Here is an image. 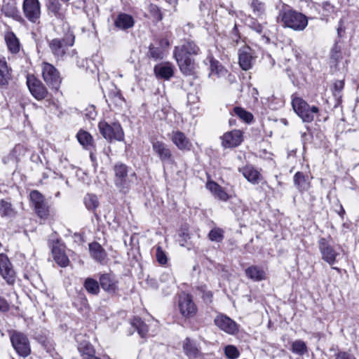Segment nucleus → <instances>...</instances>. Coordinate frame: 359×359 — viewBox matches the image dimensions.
Returning a JSON list of instances; mask_svg holds the SVG:
<instances>
[{
  "instance_id": "obj_58",
  "label": "nucleus",
  "mask_w": 359,
  "mask_h": 359,
  "mask_svg": "<svg viewBox=\"0 0 359 359\" xmlns=\"http://www.w3.org/2000/svg\"><path fill=\"white\" fill-rule=\"evenodd\" d=\"M158 47L162 48V50L165 52V50L169 47L170 42L168 39L163 38L158 41Z\"/></svg>"
},
{
  "instance_id": "obj_18",
  "label": "nucleus",
  "mask_w": 359,
  "mask_h": 359,
  "mask_svg": "<svg viewBox=\"0 0 359 359\" xmlns=\"http://www.w3.org/2000/svg\"><path fill=\"white\" fill-rule=\"evenodd\" d=\"M181 72L185 76H192L195 74L197 64L195 60L187 56H174Z\"/></svg>"
},
{
  "instance_id": "obj_52",
  "label": "nucleus",
  "mask_w": 359,
  "mask_h": 359,
  "mask_svg": "<svg viewBox=\"0 0 359 359\" xmlns=\"http://www.w3.org/2000/svg\"><path fill=\"white\" fill-rule=\"evenodd\" d=\"M323 15L328 16L334 12V7L330 2L325 1L323 3Z\"/></svg>"
},
{
  "instance_id": "obj_19",
  "label": "nucleus",
  "mask_w": 359,
  "mask_h": 359,
  "mask_svg": "<svg viewBox=\"0 0 359 359\" xmlns=\"http://www.w3.org/2000/svg\"><path fill=\"white\" fill-rule=\"evenodd\" d=\"M243 140L242 131L233 130L224 134L222 144L226 148L236 147L240 145Z\"/></svg>"
},
{
  "instance_id": "obj_13",
  "label": "nucleus",
  "mask_w": 359,
  "mask_h": 359,
  "mask_svg": "<svg viewBox=\"0 0 359 359\" xmlns=\"http://www.w3.org/2000/svg\"><path fill=\"white\" fill-rule=\"evenodd\" d=\"M215 325L222 331L229 334H236L238 332V325L225 314L219 313L214 319Z\"/></svg>"
},
{
  "instance_id": "obj_17",
  "label": "nucleus",
  "mask_w": 359,
  "mask_h": 359,
  "mask_svg": "<svg viewBox=\"0 0 359 359\" xmlns=\"http://www.w3.org/2000/svg\"><path fill=\"white\" fill-rule=\"evenodd\" d=\"M200 48L193 41H184L182 44L175 46L173 56H187L193 57L200 53Z\"/></svg>"
},
{
  "instance_id": "obj_36",
  "label": "nucleus",
  "mask_w": 359,
  "mask_h": 359,
  "mask_svg": "<svg viewBox=\"0 0 359 359\" xmlns=\"http://www.w3.org/2000/svg\"><path fill=\"white\" fill-rule=\"evenodd\" d=\"M16 215V211L13 208L11 202L1 199L0 200V215L3 217H13Z\"/></svg>"
},
{
  "instance_id": "obj_5",
  "label": "nucleus",
  "mask_w": 359,
  "mask_h": 359,
  "mask_svg": "<svg viewBox=\"0 0 359 359\" xmlns=\"http://www.w3.org/2000/svg\"><path fill=\"white\" fill-rule=\"evenodd\" d=\"M98 128L100 133L107 140L123 141L124 139V133L119 123L109 124L107 122L101 121L98 124Z\"/></svg>"
},
{
  "instance_id": "obj_31",
  "label": "nucleus",
  "mask_w": 359,
  "mask_h": 359,
  "mask_svg": "<svg viewBox=\"0 0 359 359\" xmlns=\"http://www.w3.org/2000/svg\"><path fill=\"white\" fill-rule=\"evenodd\" d=\"M344 57L341 46L336 42L330 51V60L331 66L337 67L339 63Z\"/></svg>"
},
{
  "instance_id": "obj_42",
  "label": "nucleus",
  "mask_w": 359,
  "mask_h": 359,
  "mask_svg": "<svg viewBox=\"0 0 359 359\" xmlns=\"http://www.w3.org/2000/svg\"><path fill=\"white\" fill-rule=\"evenodd\" d=\"M290 350L293 353L299 355H303L308 352L306 343L301 339L292 341Z\"/></svg>"
},
{
  "instance_id": "obj_47",
  "label": "nucleus",
  "mask_w": 359,
  "mask_h": 359,
  "mask_svg": "<svg viewBox=\"0 0 359 359\" xmlns=\"http://www.w3.org/2000/svg\"><path fill=\"white\" fill-rule=\"evenodd\" d=\"M250 6L256 16L262 17L265 14L266 6L264 2L259 0H252Z\"/></svg>"
},
{
  "instance_id": "obj_3",
  "label": "nucleus",
  "mask_w": 359,
  "mask_h": 359,
  "mask_svg": "<svg viewBox=\"0 0 359 359\" xmlns=\"http://www.w3.org/2000/svg\"><path fill=\"white\" fill-rule=\"evenodd\" d=\"M292 106L295 113L302 118L303 122L311 123L319 115L318 107L310 106L301 97H293Z\"/></svg>"
},
{
  "instance_id": "obj_27",
  "label": "nucleus",
  "mask_w": 359,
  "mask_h": 359,
  "mask_svg": "<svg viewBox=\"0 0 359 359\" xmlns=\"http://www.w3.org/2000/svg\"><path fill=\"white\" fill-rule=\"evenodd\" d=\"M1 11L7 18H13L16 21H21L22 20L20 13L15 3H4Z\"/></svg>"
},
{
  "instance_id": "obj_39",
  "label": "nucleus",
  "mask_w": 359,
  "mask_h": 359,
  "mask_svg": "<svg viewBox=\"0 0 359 359\" xmlns=\"http://www.w3.org/2000/svg\"><path fill=\"white\" fill-rule=\"evenodd\" d=\"M131 325L137 330L141 337L143 338L146 337L149 331V328L147 324L143 322L141 318L138 317L134 318L131 322Z\"/></svg>"
},
{
  "instance_id": "obj_7",
  "label": "nucleus",
  "mask_w": 359,
  "mask_h": 359,
  "mask_svg": "<svg viewBox=\"0 0 359 359\" xmlns=\"http://www.w3.org/2000/svg\"><path fill=\"white\" fill-rule=\"evenodd\" d=\"M74 36L72 34L62 39H53L50 41L48 46L55 57L60 59L65 55L69 46H73Z\"/></svg>"
},
{
  "instance_id": "obj_32",
  "label": "nucleus",
  "mask_w": 359,
  "mask_h": 359,
  "mask_svg": "<svg viewBox=\"0 0 359 359\" xmlns=\"http://www.w3.org/2000/svg\"><path fill=\"white\" fill-rule=\"evenodd\" d=\"M83 287L89 294L97 296L100 292L101 286L100 280L97 281L93 278H87L83 282Z\"/></svg>"
},
{
  "instance_id": "obj_26",
  "label": "nucleus",
  "mask_w": 359,
  "mask_h": 359,
  "mask_svg": "<svg viewBox=\"0 0 359 359\" xmlns=\"http://www.w3.org/2000/svg\"><path fill=\"white\" fill-rule=\"evenodd\" d=\"M46 6L50 13L58 20H64L65 15L59 0H46Z\"/></svg>"
},
{
  "instance_id": "obj_54",
  "label": "nucleus",
  "mask_w": 359,
  "mask_h": 359,
  "mask_svg": "<svg viewBox=\"0 0 359 359\" xmlns=\"http://www.w3.org/2000/svg\"><path fill=\"white\" fill-rule=\"evenodd\" d=\"M179 242L180 245L184 246L185 243L187 242V240L190 238V236L187 231H182L180 234Z\"/></svg>"
},
{
  "instance_id": "obj_59",
  "label": "nucleus",
  "mask_w": 359,
  "mask_h": 359,
  "mask_svg": "<svg viewBox=\"0 0 359 359\" xmlns=\"http://www.w3.org/2000/svg\"><path fill=\"white\" fill-rule=\"evenodd\" d=\"M344 86V81L342 80H337L334 83V88L335 91L340 92Z\"/></svg>"
},
{
  "instance_id": "obj_6",
  "label": "nucleus",
  "mask_w": 359,
  "mask_h": 359,
  "mask_svg": "<svg viewBox=\"0 0 359 359\" xmlns=\"http://www.w3.org/2000/svg\"><path fill=\"white\" fill-rule=\"evenodd\" d=\"M13 347L18 355L26 357L31 353L29 341L27 337L20 332L13 331L10 334Z\"/></svg>"
},
{
  "instance_id": "obj_55",
  "label": "nucleus",
  "mask_w": 359,
  "mask_h": 359,
  "mask_svg": "<svg viewBox=\"0 0 359 359\" xmlns=\"http://www.w3.org/2000/svg\"><path fill=\"white\" fill-rule=\"evenodd\" d=\"M335 359H355V358L345 351H341L335 355Z\"/></svg>"
},
{
  "instance_id": "obj_40",
  "label": "nucleus",
  "mask_w": 359,
  "mask_h": 359,
  "mask_svg": "<svg viewBox=\"0 0 359 359\" xmlns=\"http://www.w3.org/2000/svg\"><path fill=\"white\" fill-rule=\"evenodd\" d=\"M79 142L86 149H88L93 145V137L90 134L84 130H79L76 135Z\"/></svg>"
},
{
  "instance_id": "obj_12",
  "label": "nucleus",
  "mask_w": 359,
  "mask_h": 359,
  "mask_svg": "<svg viewBox=\"0 0 359 359\" xmlns=\"http://www.w3.org/2000/svg\"><path fill=\"white\" fill-rule=\"evenodd\" d=\"M22 11L25 18L31 22L36 23L41 16V4L39 0H24Z\"/></svg>"
},
{
  "instance_id": "obj_56",
  "label": "nucleus",
  "mask_w": 359,
  "mask_h": 359,
  "mask_svg": "<svg viewBox=\"0 0 359 359\" xmlns=\"http://www.w3.org/2000/svg\"><path fill=\"white\" fill-rule=\"evenodd\" d=\"M9 310V304L7 301L3 297H0V311L6 312Z\"/></svg>"
},
{
  "instance_id": "obj_64",
  "label": "nucleus",
  "mask_w": 359,
  "mask_h": 359,
  "mask_svg": "<svg viewBox=\"0 0 359 359\" xmlns=\"http://www.w3.org/2000/svg\"><path fill=\"white\" fill-rule=\"evenodd\" d=\"M52 350H53V348H48V349H47V352H48V353H51Z\"/></svg>"
},
{
  "instance_id": "obj_46",
  "label": "nucleus",
  "mask_w": 359,
  "mask_h": 359,
  "mask_svg": "<svg viewBox=\"0 0 359 359\" xmlns=\"http://www.w3.org/2000/svg\"><path fill=\"white\" fill-rule=\"evenodd\" d=\"M208 237L212 242L221 243L224 238V231L221 228L215 227L210 231Z\"/></svg>"
},
{
  "instance_id": "obj_22",
  "label": "nucleus",
  "mask_w": 359,
  "mask_h": 359,
  "mask_svg": "<svg viewBox=\"0 0 359 359\" xmlns=\"http://www.w3.org/2000/svg\"><path fill=\"white\" fill-rule=\"evenodd\" d=\"M244 177L251 184H257L262 179V176L259 170H257L252 165H247L239 169Z\"/></svg>"
},
{
  "instance_id": "obj_38",
  "label": "nucleus",
  "mask_w": 359,
  "mask_h": 359,
  "mask_svg": "<svg viewBox=\"0 0 359 359\" xmlns=\"http://www.w3.org/2000/svg\"><path fill=\"white\" fill-rule=\"evenodd\" d=\"M83 203L86 208L92 212H95L100 205L97 196L93 194H87L83 198Z\"/></svg>"
},
{
  "instance_id": "obj_11",
  "label": "nucleus",
  "mask_w": 359,
  "mask_h": 359,
  "mask_svg": "<svg viewBox=\"0 0 359 359\" xmlns=\"http://www.w3.org/2000/svg\"><path fill=\"white\" fill-rule=\"evenodd\" d=\"M178 306L182 316L186 318H191L196 316L198 309L189 294H183L180 296Z\"/></svg>"
},
{
  "instance_id": "obj_41",
  "label": "nucleus",
  "mask_w": 359,
  "mask_h": 359,
  "mask_svg": "<svg viewBox=\"0 0 359 359\" xmlns=\"http://www.w3.org/2000/svg\"><path fill=\"white\" fill-rule=\"evenodd\" d=\"M10 79L7 63L4 58L0 57V86H6Z\"/></svg>"
},
{
  "instance_id": "obj_2",
  "label": "nucleus",
  "mask_w": 359,
  "mask_h": 359,
  "mask_svg": "<svg viewBox=\"0 0 359 359\" xmlns=\"http://www.w3.org/2000/svg\"><path fill=\"white\" fill-rule=\"evenodd\" d=\"M277 18L278 20L282 22L285 27L295 31H302L308 25L306 15L292 9L287 5H283Z\"/></svg>"
},
{
  "instance_id": "obj_35",
  "label": "nucleus",
  "mask_w": 359,
  "mask_h": 359,
  "mask_svg": "<svg viewBox=\"0 0 359 359\" xmlns=\"http://www.w3.org/2000/svg\"><path fill=\"white\" fill-rule=\"evenodd\" d=\"M5 40L8 50L13 53H17L20 50V42L13 32H8L5 36Z\"/></svg>"
},
{
  "instance_id": "obj_50",
  "label": "nucleus",
  "mask_w": 359,
  "mask_h": 359,
  "mask_svg": "<svg viewBox=\"0 0 359 359\" xmlns=\"http://www.w3.org/2000/svg\"><path fill=\"white\" fill-rule=\"evenodd\" d=\"M249 27L258 34H262L263 32V25L259 23L255 18H250L248 22Z\"/></svg>"
},
{
  "instance_id": "obj_10",
  "label": "nucleus",
  "mask_w": 359,
  "mask_h": 359,
  "mask_svg": "<svg viewBox=\"0 0 359 359\" xmlns=\"http://www.w3.org/2000/svg\"><path fill=\"white\" fill-rule=\"evenodd\" d=\"M29 199L37 215L42 219L47 218L49 209L43 196L39 191L33 190L29 194Z\"/></svg>"
},
{
  "instance_id": "obj_8",
  "label": "nucleus",
  "mask_w": 359,
  "mask_h": 359,
  "mask_svg": "<svg viewBox=\"0 0 359 359\" xmlns=\"http://www.w3.org/2000/svg\"><path fill=\"white\" fill-rule=\"evenodd\" d=\"M42 76L48 86L58 89L62 79L57 69L51 64L43 62L41 65Z\"/></svg>"
},
{
  "instance_id": "obj_1",
  "label": "nucleus",
  "mask_w": 359,
  "mask_h": 359,
  "mask_svg": "<svg viewBox=\"0 0 359 359\" xmlns=\"http://www.w3.org/2000/svg\"><path fill=\"white\" fill-rule=\"evenodd\" d=\"M114 184L119 192L128 194L137 178L136 173L127 165L121 162L116 163L112 168Z\"/></svg>"
},
{
  "instance_id": "obj_34",
  "label": "nucleus",
  "mask_w": 359,
  "mask_h": 359,
  "mask_svg": "<svg viewBox=\"0 0 359 359\" xmlns=\"http://www.w3.org/2000/svg\"><path fill=\"white\" fill-rule=\"evenodd\" d=\"M78 350L81 354L82 359H90L91 358H96L95 355V350L93 346L87 341H83L79 344Z\"/></svg>"
},
{
  "instance_id": "obj_49",
  "label": "nucleus",
  "mask_w": 359,
  "mask_h": 359,
  "mask_svg": "<svg viewBox=\"0 0 359 359\" xmlns=\"http://www.w3.org/2000/svg\"><path fill=\"white\" fill-rule=\"evenodd\" d=\"M156 257L158 262L161 264H165L168 262V258L161 246L156 247Z\"/></svg>"
},
{
  "instance_id": "obj_23",
  "label": "nucleus",
  "mask_w": 359,
  "mask_h": 359,
  "mask_svg": "<svg viewBox=\"0 0 359 359\" xmlns=\"http://www.w3.org/2000/svg\"><path fill=\"white\" fill-rule=\"evenodd\" d=\"M158 78L169 80L174 75V66L170 62H164L156 65L154 69Z\"/></svg>"
},
{
  "instance_id": "obj_21",
  "label": "nucleus",
  "mask_w": 359,
  "mask_h": 359,
  "mask_svg": "<svg viewBox=\"0 0 359 359\" xmlns=\"http://www.w3.org/2000/svg\"><path fill=\"white\" fill-rule=\"evenodd\" d=\"M170 139L180 150H190L192 146L185 134L180 130L172 131L170 135Z\"/></svg>"
},
{
  "instance_id": "obj_43",
  "label": "nucleus",
  "mask_w": 359,
  "mask_h": 359,
  "mask_svg": "<svg viewBox=\"0 0 359 359\" xmlns=\"http://www.w3.org/2000/svg\"><path fill=\"white\" fill-rule=\"evenodd\" d=\"M165 56V52L162 50V48L158 46H156L154 44L151 43L149 46V50L147 53V57L149 59H152L155 61L158 60H162Z\"/></svg>"
},
{
  "instance_id": "obj_14",
  "label": "nucleus",
  "mask_w": 359,
  "mask_h": 359,
  "mask_svg": "<svg viewBox=\"0 0 359 359\" xmlns=\"http://www.w3.org/2000/svg\"><path fill=\"white\" fill-rule=\"evenodd\" d=\"M102 289L109 294H116L119 292L118 280L112 273H102L99 277Z\"/></svg>"
},
{
  "instance_id": "obj_60",
  "label": "nucleus",
  "mask_w": 359,
  "mask_h": 359,
  "mask_svg": "<svg viewBox=\"0 0 359 359\" xmlns=\"http://www.w3.org/2000/svg\"><path fill=\"white\" fill-rule=\"evenodd\" d=\"M231 34H232V38L233 39V40L236 41V42H238V41L240 39L241 36L239 35L238 29L236 25H234V27L232 29V32H231Z\"/></svg>"
},
{
  "instance_id": "obj_9",
  "label": "nucleus",
  "mask_w": 359,
  "mask_h": 359,
  "mask_svg": "<svg viewBox=\"0 0 359 359\" xmlns=\"http://www.w3.org/2000/svg\"><path fill=\"white\" fill-rule=\"evenodd\" d=\"M27 85L32 95L37 100H45L48 96L47 88L43 83L33 75L27 77Z\"/></svg>"
},
{
  "instance_id": "obj_48",
  "label": "nucleus",
  "mask_w": 359,
  "mask_h": 359,
  "mask_svg": "<svg viewBox=\"0 0 359 359\" xmlns=\"http://www.w3.org/2000/svg\"><path fill=\"white\" fill-rule=\"evenodd\" d=\"M224 353L229 359H236L239 356V351L237 348L232 345H228L224 348Z\"/></svg>"
},
{
  "instance_id": "obj_25",
  "label": "nucleus",
  "mask_w": 359,
  "mask_h": 359,
  "mask_svg": "<svg viewBox=\"0 0 359 359\" xmlns=\"http://www.w3.org/2000/svg\"><path fill=\"white\" fill-rule=\"evenodd\" d=\"M246 276L253 281L259 282L266 279V273L263 267L252 265L245 271Z\"/></svg>"
},
{
  "instance_id": "obj_16",
  "label": "nucleus",
  "mask_w": 359,
  "mask_h": 359,
  "mask_svg": "<svg viewBox=\"0 0 359 359\" xmlns=\"http://www.w3.org/2000/svg\"><path fill=\"white\" fill-rule=\"evenodd\" d=\"M255 51L249 46H244L238 50V63L243 70L251 69L255 62Z\"/></svg>"
},
{
  "instance_id": "obj_29",
  "label": "nucleus",
  "mask_w": 359,
  "mask_h": 359,
  "mask_svg": "<svg viewBox=\"0 0 359 359\" xmlns=\"http://www.w3.org/2000/svg\"><path fill=\"white\" fill-rule=\"evenodd\" d=\"M294 184L297 189L300 191H306L311 187V182L309 177L302 172H297L294 175Z\"/></svg>"
},
{
  "instance_id": "obj_45",
  "label": "nucleus",
  "mask_w": 359,
  "mask_h": 359,
  "mask_svg": "<svg viewBox=\"0 0 359 359\" xmlns=\"http://www.w3.org/2000/svg\"><path fill=\"white\" fill-rule=\"evenodd\" d=\"M233 111L242 121L247 123H250L253 120V115L252 113L246 111L241 107H236L233 108Z\"/></svg>"
},
{
  "instance_id": "obj_15",
  "label": "nucleus",
  "mask_w": 359,
  "mask_h": 359,
  "mask_svg": "<svg viewBox=\"0 0 359 359\" xmlns=\"http://www.w3.org/2000/svg\"><path fill=\"white\" fill-rule=\"evenodd\" d=\"M0 275L9 285L15 281V272L8 257L4 254H0Z\"/></svg>"
},
{
  "instance_id": "obj_20",
  "label": "nucleus",
  "mask_w": 359,
  "mask_h": 359,
  "mask_svg": "<svg viewBox=\"0 0 359 359\" xmlns=\"http://www.w3.org/2000/svg\"><path fill=\"white\" fill-rule=\"evenodd\" d=\"M152 149L158 155L162 162H171L172 161V155L170 149L163 142L154 140L151 142Z\"/></svg>"
},
{
  "instance_id": "obj_28",
  "label": "nucleus",
  "mask_w": 359,
  "mask_h": 359,
  "mask_svg": "<svg viewBox=\"0 0 359 359\" xmlns=\"http://www.w3.org/2000/svg\"><path fill=\"white\" fill-rule=\"evenodd\" d=\"M89 251L91 257L97 262H103L107 257L105 250L97 242L89 244Z\"/></svg>"
},
{
  "instance_id": "obj_53",
  "label": "nucleus",
  "mask_w": 359,
  "mask_h": 359,
  "mask_svg": "<svg viewBox=\"0 0 359 359\" xmlns=\"http://www.w3.org/2000/svg\"><path fill=\"white\" fill-rule=\"evenodd\" d=\"M149 11L154 17L156 18L158 20H161V14L158 6L150 4L149 6Z\"/></svg>"
},
{
  "instance_id": "obj_30",
  "label": "nucleus",
  "mask_w": 359,
  "mask_h": 359,
  "mask_svg": "<svg viewBox=\"0 0 359 359\" xmlns=\"http://www.w3.org/2000/svg\"><path fill=\"white\" fill-rule=\"evenodd\" d=\"M133 17L126 13L119 14L115 20V26L122 30L128 29L134 25Z\"/></svg>"
},
{
  "instance_id": "obj_24",
  "label": "nucleus",
  "mask_w": 359,
  "mask_h": 359,
  "mask_svg": "<svg viewBox=\"0 0 359 359\" xmlns=\"http://www.w3.org/2000/svg\"><path fill=\"white\" fill-rule=\"evenodd\" d=\"M182 348L184 354L189 359H196L201 355L196 342L189 337H187L183 341Z\"/></svg>"
},
{
  "instance_id": "obj_61",
  "label": "nucleus",
  "mask_w": 359,
  "mask_h": 359,
  "mask_svg": "<svg viewBox=\"0 0 359 359\" xmlns=\"http://www.w3.org/2000/svg\"><path fill=\"white\" fill-rule=\"evenodd\" d=\"M90 160L93 162H95L96 161V157L95 156V155L92 152H90Z\"/></svg>"
},
{
  "instance_id": "obj_62",
  "label": "nucleus",
  "mask_w": 359,
  "mask_h": 359,
  "mask_svg": "<svg viewBox=\"0 0 359 359\" xmlns=\"http://www.w3.org/2000/svg\"><path fill=\"white\" fill-rule=\"evenodd\" d=\"M46 102L47 103L46 106H50V104H54V102L50 99H46Z\"/></svg>"
},
{
  "instance_id": "obj_37",
  "label": "nucleus",
  "mask_w": 359,
  "mask_h": 359,
  "mask_svg": "<svg viewBox=\"0 0 359 359\" xmlns=\"http://www.w3.org/2000/svg\"><path fill=\"white\" fill-rule=\"evenodd\" d=\"M52 252L55 261L59 266L65 267L68 265L69 262V258L60 248L54 247Z\"/></svg>"
},
{
  "instance_id": "obj_63",
  "label": "nucleus",
  "mask_w": 359,
  "mask_h": 359,
  "mask_svg": "<svg viewBox=\"0 0 359 359\" xmlns=\"http://www.w3.org/2000/svg\"><path fill=\"white\" fill-rule=\"evenodd\" d=\"M345 213V211L343 208L342 206H341V211L339 212V214L341 215V216H343V215Z\"/></svg>"
},
{
  "instance_id": "obj_33",
  "label": "nucleus",
  "mask_w": 359,
  "mask_h": 359,
  "mask_svg": "<svg viewBox=\"0 0 359 359\" xmlns=\"http://www.w3.org/2000/svg\"><path fill=\"white\" fill-rule=\"evenodd\" d=\"M206 188L211 191L219 200L226 201L229 199L228 194L224 189L215 182H208Z\"/></svg>"
},
{
  "instance_id": "obj_57",
  "label": "nucleus",
  "mask_w": 359,
  "mask_h": 359,
  "mask_svg": "<svg viewBox=\"0 0 359 359\" xmlns=\"http://www.w3.org/2000/svg\"><path fill=\"white\" fill-rule=\"evenodd\" d=\"M202 297L205 303H211L212 301V293L209 290L203 291Z\"/></svg>"
},
{
  "instance_id": "obj_44",
  "label": "nucleus",
  "mask_w": 359,
  "mask_h": 359,
  "mask_svg": "<svg viewBox=\"0 0 359 359\" xmlns=\"http://www.w3.org/2000/svg\"><path fill=\"white\" fill-rule=\"evenodd\" d=\"M109 98L111 102L116 107H121L125 102L121 91L117 89L112 90L109 93Z\"/></svg>"
},
{
  "instance_id": "obj_51",
  "label": "nucleus",
  "mask_w": 359,
  "mask_h": 359,
  "mask_svg": "<svg viewBox=\"0 0 359 359\" xmlns=\"http://www.w3.org/2000/svg\"><path fill=\"white\" fill-rule=\"evenodd\" d=\"M210 69L212 73L218 75L223 74L225 72L224 67L219 64L218 61L212 60L210 63Z\"/></svg>"
},
{
  "instance_id": "obj_4",
  "label": "nucleus",
  "mask_w": 359,
  "mask_h": 359,
  "mask_svg": "<svg viewBox=\"0 0 359 359\" xmlns=\"http://www.w3.org/2000/svg\"><path fill=\"white\" fill-rule=\"evenodd\" d=\"M332 243V238L330 236L327 238H320L318 241L322 259L331 266L337 262V257L339 255Z\"/></svg>"
}]
</instances>
